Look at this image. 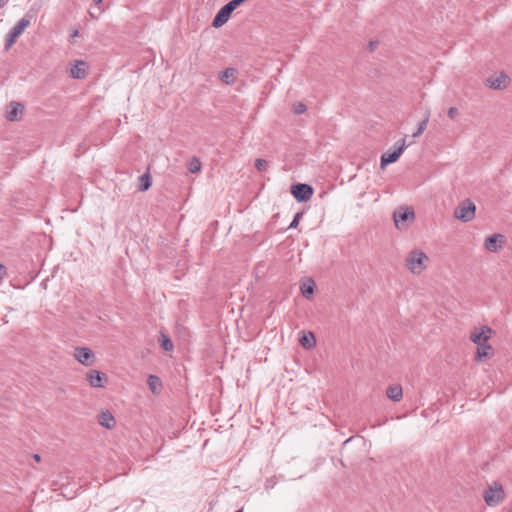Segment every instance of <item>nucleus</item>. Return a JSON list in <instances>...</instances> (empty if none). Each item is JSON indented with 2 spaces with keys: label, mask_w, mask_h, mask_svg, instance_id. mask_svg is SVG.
Listing matches in <instances>:
<instances>
[{
  "label": "nucleus",
  "mask_w": 512,
  "mask_h": 512,
  "mask_svg": "<svg viewBox=\"0 0 512 512\" xmlns=\"http://www.w3.org/2000/svg\"><path fill=\"white\" fill-rule=\"evenodd\" d=\"M74 357L75 359L85 365L90 366L94 363L95 356L93 351L90 348L87 347H77L74 350Z\"/></svg>",
  "instance_id": "obj_8"
},
{
  "label": "nucleus",
  "mask_w": 512,
  "mask_h": 512,
  "mask_svg": "<svg viewBox=\"0 0 512 512\" xmlns=\"http://www.w3.org/2000/svg\"><path fill=\"white\" fill-rule=\"evenodd\" d=\"M456 115H458V109L456 107H451L448 110V116L450 118H454Z\"/></svg>",
  "instance_id": "obj_31"
},
{
  "label": "nucleus",
  "mask_w": 512,
  "mask_h": 512,
  "mask_svg": "<svg viewBox=\"0 0 512 512\" xmlns=\"http://www.w3.org/2000/svg\"><path fill=\"white\" fill-rule=\"evenodd\" d=\"M98 422L101 426L112 429L116 425L115 418L109 410L102 411L98 416Z\"/></svg>",
  "instance_id": "obj_13"
},
{
  "label": "nucleus",
  "mask_w": 512,
  "mask_h": 512,
  "mask_svg": "<svg viewBox=\"0 0 512 512\" xmlns=\"http://www.w3.org/2000/svg\"><path fill=\"white\" fill-rule=\"evenodd\" d=\"M151 177L149 173H144L139 177V184H138V190L139 191H146L151 187Z\"/></svg>",
  "instance_id": "obj_22"
},
{
  "label": "nucleus",
  "mask_w": 512,
  "mask_h": 512,
  "mask_svg": "<svg viewBox=\"0 0 512 512\" xmlns=\"http://www.w3.org/2000/svg\"><path fill=\"white\" fill-rule=\"evenodd\" d=\"M405 148L406 139L404 137L395 143V149L392 152L388 151L382 154L380 162L381 168H384L385 166L396 162L403 153V151L405 150Z\"/></svg>",
  "instance_id": "obj_3"
},
{
  "label": "nucleus",
  "mask_w": 512,
  "mask_h": 512,
  "mask_svg": "<svg viewBox=\"0 0 512 512\" xmlns=\"http://www.w3.org/2000/svg\"><path fill=\"white\" fill-rule=\"evenodd\" d=\"M147 383L152 393L157 394V388L161 386L160 378L156 375H150L148 377Z\"/></svg>",
  "instance_id": "obj_23"
},
{
  "label": "nucleus",
  "mask_w": 512,
  "mask_h": 512,
  "mask_svg": "<svg viewBox=\"0 0 512 512\" xmlns=\"http://www.w3.org/2000/svg\"><path fill=\"white\" fill-rule=\"evenodd\" d=\"M377 42L371 41L369 43L370 50L373 51L377 47Z\"/></svg>",
  "instance_id": "obj_34"
},
{
  "label": "nucleus",
  "mask_w": 512,
  "mask_h": 512,
  "mask_svg": "<svg viewBox=\"0 0 512 512\" xmlns=\"http://www.w3.org/2000/svg\"><path fill=\"white\" fill-rule=\"evenodd\" d=\"M275 485V482L273 479H267L265 482V489H272Z\"/></svg>",
  "instance_id": "obj_32"
},
{
  "label": "nucleus",
  "mask_w": 512,
  "mask_h": 512,
  "mask_svg": "<svg viewBox=\"0 0 512 512\" xmlns=\"http://www.w3.org/2000/svg\"><path fill=\"white\" fill-rule=\"evenodd\" d=\"M23 109L22 105L17 102L11 103V109L7 111L6 118L9 121H15L17 119L19 111Z\"/></svg>",
  "instance_id": "obj_21"
},
{
  "label": "nucleus",
  "mask_w": 512,
  "mask_h": 512,
  "mask_svg": "<svg viewBox=\"0 0 512 512\" xmlns=\"http://www.w3.org/2000/svg\"><path fill=\"white\" fill-rule=\"evenodd\" d=\"M104 11V8L102 7H96V6H92L88 13H89V16L93 19H98L99 16L102 14V12Z\"/></svg>",
  "instance_id": "obj_27"
},
{
  "label": "nucleus",
  "mask_w": 512,
  "mask_h": 512,
  "mask_svg": "<svg viewBox=\"0 0 512 512\" xmlns=\"http://www.w3.org/2000/svg\"><path fill=\"white\" fill-rule=\"evenodd\" d=\"M233 11L234 9H232L228 3L225 4L215 15L212 21V26L214 28L222 27L229 20Z\"/></svg>",
  "instance_id": "obj_9"
},
{
  "label": "nucleus",
  "mask_w": 512,
  "mask_h": 512,
  "mask_svg": "<svg viewBox=\"0 0 512 512\" xmlns=\"http://www.w3.org/2000/svg\"><path fill=\"white\" fill-rule=\"evenodd\" d=\"M6 275V268L4 265L0 264V281L5 277Z\"/></svg>",
  "instance_id": "obj_33"
},
{
  "label": "nucleus",
  "mask_w": 512,
  "mask_h": 512,
  "mask_svg": "<svg viewBox=\"0 0 512 512\" xmlns=\"http://www.w3.org/2000/svg\"><path fill=\"white\" fill-rule=\"evenodd\" d=\"M299 342L306 349H311L316 344V340L312 332L303 333L299 339Z\"/></svg>",
  "instance_id": "obj_19"
},
{
  "label": "nucleus",
  "mask_w": 512,
  "mask_h": 512,
  "mask_svg": "<svg viewBox=\"0 0 512 512\" xmlns=\"http://www.w3.org/2000/svg\"><path fill=\"white\" fill-rule=\"evenodd\" d=\"M85 63L83 61L77 62L70 71L71 77L75 79H83L86 76V71L84 69Z\"/></svg>",
  "instance_id": "obj_17"
},
{
  "label": "nucleus",
  "mask_w": 512,
  "mask_h": 512,
  "mask_svg": "<svg viewBox=\"0 0 512 512\" xmlns=\"http://www.w3.org/2000/svg\"><path fill=\"white\" fill-rule=\"evenodd\" d=\"M428 262V256L421 250L411 251L406 258V265L413 274H420Z\"/></svg>",
  "instance_id": "obj_1"
},
{
  "label": "nucleus",
  "mask_w": 512,
  "mask_h": 512,
  "mask_svg": "<svg viewBox=\"0 0 512 512\" xmlns=\"http://www.w3.org/2000/svg\"><path fill=\"white\" fill-rule=\"evenodd\" d=\"M291 194L298 202H306L311 199L313 188L309 184H294L291 186Z\"/></svg>",
  "instance_id": "obj_6"
},
{
  "label": "nucleus",
  "mask_w": 512,
  "mask_h": 512,
  "mask_svg": "<svg viewBox=\"0 0 512 512\" xmlns=\"http://www.w3.org/2000/svg\"><path fill=\"white\" fill-rule=\"evenodd\" d=\"M414 218V211L408 207H399L393 213L395 226L398 229L405 228V222Z\"/></svg>",
  "instance_id": "obj_7"
},
{
  "label": "nucleus",
  "mask_w": 512,
  "mask_h": 512,
  "mask_svg": "<svg viewBox=\"0 0 512 512\" xmlns=\"http://www.w3.org/2000/svg\"><path fill=\"white\" fill-rule=\"evenodd\" d=\"M314 289H315V283L312 279L307 280L306 282L302 283L300 286L301 293L306 298H310V296L313 295Z\"/></svg>",
  "instance_id": "obj_20"
},
{
  "label": "nucleus",
  "mask_w": 512,
  "mask_h": 512,
  "mask_svg": "<svg viewBox=\"0 0 512 512\" xmlns=\"http://www.w3.org/2000/svg\"><path fill=\"white\" fill-rule=\"evenodd\" d=\"M508 81H509V78L507 75L500 74L496 78L490 79L489 83H490V87L493 89H502V88L506 87Z\"/></svg>",
  "instance_id": "obj_18"
},
{
  "label": "nucleus",
  "mask_w": 512,
  "mask_h": 512,
  "mask_svg": "<svg viewBox=\"0 0 512 512\" xmlns=\"http://www.w3.org/2000/svg\"><path fill=\"white\" fill-rule=\"evenodd\" d=\"M267 165V161L261 158L256 159L255 167L258 171H263Z\"/></svg>",
  "instance_id": "obj_30"
},
{
  "label": "nucleus",
  "mask_w": 512,
  "mask_h": 512,
  "mask_svg": "<svg viewBox=\"0 0 512 512\" xmlns=\"http://www.w3.org/2000/svg\"><path fill=\"white\" fill-rule=\"evenodd\" d=\"M87 381L90 386L94 388H102L104 387V382L107 381L105 375L98 370H90L87 373Z\"/></svg>",
  "instance_id": "obj_12"
},
{
  "label": "nucleus",
  "mask_w": 512,
  "mask_h": 512,
  "mask_svg": "<svg viewBox=\"0 0 512 512\" xmlns=\"http://www.w3.org/2000/svg\"><path fill=\"white\" fill-rule=\"evenodd\" d=\"M161 347L165 351H172L173 347H174L172 341L170 340V338H168L164 334H161Z\"/></svg>",
  "instance_id": "obj_26"
},
{
  "label": "nucleus",
  "mask_w": 512,
  "mask_h": 512,
  "mask_svg": "<svg viewBox=\"0 0 512 512\" xmlns=\"http://www.w3.org/2000/svg\"><path fill=\"white\" fill-rule=\"evenodd\" d=\"M475 211V204L467 199L455 209L454 216L462 222H469L475 217Z\"/></svg>",
  "instance_id": "obj_2"
},
{
  "label": "nucleus",
  "mask_w": 512,
  "mask_h": 512,
  "mask_svg": "<svg viewBox=\"0 0 512 512\" xmlns=\"http://www.w3.org/2000/svg\"><path fill=\"white\" fill-rule=\"evenodd\" d=\"M235 512H243V508L238 509V510H237V511H235Z\"/></svg>",
  "instance_id": "obj_37"
},
{
  "label": "nucleus",
  "mask_w": 512,
  "mask_h": 512,
  "mask_svg": "<svg viewBox=\"0 0 512 512\" xmlns=\"http://www.w3.org/2000/svg\"><path fill=\"white\" fill-rule=\"evenodd\" d=\"M386 395L390 400L398 402L403 396L402 387L400 385H391L387 388Z\"/></svg>",
  "instance_id": "obj_15"
},
{
  "label": "nucleus",
  "mask_w": 512,
  "mask_h": 512,
  "mask_svg": "<svg viewBox=\"0 0 512 512\" xmlns=\"http://www.w3.org/2000/svg\"><path fill=\"white\" fill-rule=\"evenodd\" d=\"M237 74V69L232 67L226 68L224 71L221 72L220 79L225 84L231 85L235 82Z\"/></svg>",
  "instance_id": "obj_14"
},
{
  "label": "nucleus",
  "mask_w": 512,
  "mask_h": 512,
  "mask_svg": "<svg viewBox=\"0 0 512 512\" xmlns=\"http://www.w3.org/2000/svg\"><path fill=\"white\" fill-rule=\"evenodd\" d=\"M30 25V20L21 18L9 31L6 36L5 48L9 49L16 41V39L23 33V31Z\"/></svg>",
  "instance_id": "obj_5"
},
{
  "label": "nucleus",
  "mask_w": 512,
  "mask_h": 512,
  "mask_svg": "<svg viewBox=\"0 0 512 512\" xmlns=\"http://www.w3.org/2000/svg\"><path fill=\"white\" fill-rule=\"evenodd\" d=\"M33 459H34L36 462H40L41 457H40V455H39V454H34V455H33Z\"/></svg>",
  "instance_id": "obj_36"
},
{
  "label": "nucleus",
  "mask_w": 512,
  "mask_h": 512,
  "mask_svg": "<svg viewBox=\"0 0 512 512\" xmlns=\"http://www.w3.org/2000/svg\"><path fill=\"white\" fill-rule=\"evenodd\" d=\"M428 121H429V114H427L425 116V118L418 124L417 131L413 133V137H418L424 132V130L427 127Z\"/></svg>",
  "instance_id": "obj_25"
},
{
  "label": "nucleus",
  "mask_w": 512,
  "mask_h": 512,
  "mask_svg": "<svg viewBox=\"0 0 512 512\" xmlns=\"http://www.w3.org/2000/svg\"><path fill=\"white\" fill-rule=\"evenodd\" d=\"M103 0H94V6L96 7H101L100 5L102 4Z\"/></svg>",
  "instance_id": "obj_35"
},
{
  "label": "nucleus",
  "mask_w": 512,
  "mask_h": 512,
  "mask_svg": "<svg viewBox=\"0 0 512 512\" xmlns=\"http://www.w3.org/2000/svg\"><path fill=\"white\" fill-rule=\"evenodd\" d=\"M505 242V236L499 233L493 234L486 238L484 246L489 252H497L502 248Z\"/></svg>",
  "instance_id": "obj_10"
},
{
  "label": "nucleus",
  "mask_w": 512,
  "mask_h": 512,
  "mask_svg": "<svg viewBox=\"0 0 512 512\" xmlns=\"http://www.w3.org/2000/svg\"><path fill=\"white\" fill-rule=\"evenodd\" d=\"M492 350V347L487 343L477 345L476 360L480 361L482 358L492 356Z\"/></svg>",
  "instance_id": "obj_16"
},
{
  "label": "nucleus",
  "mask_w": 512,
  "mask_h": 512,
  "mask_svg": "<svg viewBox=\"0 0 512 512\" xmlns=\"http://www.w3.org/2000/svg\"><path fill=\"white\" fill-rule=\"evenodd\" d=\"M504 490L501 485L494 484L484 491V500L490 507L497 506L504 499Z\"/></svg>",
  "instance_id": "obj_4"
},
{
  "label": "nucleus",
  "mask_w": 512,
  "mask_h": 512,
  "mask_svg": "<svg viewBox=\"0 0 512 512\" xmlns=\"http://www.w3.org/2000/svg\"><path fill=\"white\" fill-rule=\"evenodd\" d=\"M201 162L197 157L191 158V160L188 163V170L190 173H197L201 170Z\"/></svg>",
  "instance_id": "obj_24"
},
{
  "label": "nucleus",
  "mask_w": 512,
  "mask_h": 512,
  "mask_svg": "<svg viewBox=\"0 0 512 512\" xmlns=\"http://www.w3.org/2000/svg\"><path fill=\"white\" fill-rule=\"evenodd\" d=\"M306 110H307V107L302 102H299V103L294 105V113L297 114V115H300V114L304 113Z\"/></svg>",
  "instance_id": "obj_28"
},
{
  "label": "nucleus",
  "mask_w": 512,
  "mask_h": 512,
  "mask_svg": "<svg viewBox=\"0 0 512 512\" xmlns=\"http://www.w3.org/2000/svg\"><path fill=\"white\" fill-rule=\"evenodd\" d=\"M493 330L488 326H482L480 331H475L471 333L470 340L476 345L487 343L490 339Z\"/></svg>",
  "instance_id": "obj_11"
},
{
  "label": "nucleus",
  "mask_w": 512,
  "mask_h": 512,
  "mask_svg": "<svg viewBox=\"0 0 512 512\" xmlns=\"http://www.w3.org/2000/svg\"><path fill=\"white\" fill-rule=\"evenodd\" d=\"M302 215H303V213H302V212H298V213H296V214H295V216H294V218H293L292 222H291V223H290V225H289V228H290V229L297 228V226H298V224H299V221H300V219H301Z\"/></svg>",
  "instance_id": "obj_29"
}]
</instances>
